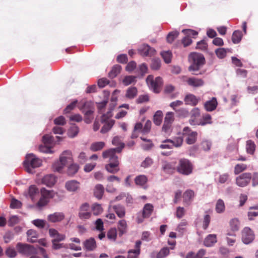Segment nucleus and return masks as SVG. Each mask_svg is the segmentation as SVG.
Masks as SVG:
<instances>
[{"mask_svg": "<svg viewBox=\"0 0 258 258\" xmlns=\"http://www.w3.org/2000/svg\"><path fill=\"white\" fill-rule=\"evenodd\" d=\"M149 100V97L148 95H140L137 99L136 102L138 104L143 103L144 102H147Z\"/></svg>", "mask_w": 258, "mask_h": 258, "instance_id": "63", "label": "nucleus"}, {"mask_svg": "<svg viewBox=\"0 0 258 258\" xmlns=\"http://www.w3.org/2000/svg\"><path fill=\"white\" fill-rule=\"evenodd\" d=\"M163 170L168 173H171L174 170V168L171 163L165 162L162 166Z\"/></svg>", "mask_w": 258, "mask_h": 258, "instance_id": "58", "label": "nucleus"}, {"mask_svg": "<svg viewBox=\"0 0 258 258\" xmlns=\"http://www.w3.org/2000/svg\"><path fill=\"white\" fill-rule=\"evenodd\" d=\"M56 181L55 176L52 174H47L42 179V182L47 186H52Z\"/></svg>", "mask_w": 258, "mask_h": 258, "instance_id": "20", "label": "nucleus"}, {"mask_svg": "<svg viewBox=\"0 0 258 258\" xmlns=\"http://www.w3.org/2000/svg\"><path fill=\"white\" fill-rule=\"evenodd\" d=\"M112 116L111 111H108L106 114H103L101 117V121L104 124L101 129V133L105 134L111 130L115 123V121L113 119H109Z\"/></svg>", "mask_w": 258, "mask_h": 258, "instance_id": "7", "label": "nucleus"}, {"mask_svg": "<svg viewBox=\"0 0 258 258\" xmlns=\"http://www.w3.org/2000/svg\"><path fill=\"white\" fill-rule=\"evenodd\" d=\"M65 187L70 192H75L80 187V183L76 180H71L66 182Z\"/></svg>", "mask_w": 258, "mask_h": 258, "instance_id": "19", "label": "nucleus"}, {"mask_svg": "<svg viewBox=\"0 0 258 258\" xmlns=\"http://www.w3.org/2000/svg\"><path fill=\"white\" fill-rule=\"evenodd\" d=\"M188 60L191 63L188 67V70L192 72V74L195 75L201 74V73H197L196 72L198 71L205 64V59L204 55L201 53L192 52L189 55Z\"/></svg>", "mask_w": 258, "mask_h": 258, "instance_id": "1", "label": "nucleus"}, {"mask_svg": "<svg viewBox=\"0 0 258 258\" xmlns=\"http://www.w3.org/2000/svg\"><path fill=\"white\" fill-rule=\"evenodd\" d=\"M251 179V174L250 173H243L237 177L236 183L239 186L244 187L249 183Z\"/></svg>", "mask_w": 258, "mask_h": 258, "instance_id": "12", "label": "nucleus"}, {"mask_svg": "<svg viewBox=\"0 0 258 258\" xmlns=\"http://www.w3.org/2000/svg\"><path fill=\"white\" fill-rule=\"evenodd\" d=\"M183 135L185 137V141L188 145H192L197 141L198 136L197 132L192 131L188 126L183 128Z\"/></svg>", "mask_w": 258, "mask_h": 258, "instance_id": "9", "label": "nucleus"}, {"mask_svg": "<svg viewBox=\"0 0 258 258\" xmlns=\"http://www.w3.org/2000/svg\"><path fill=\"white\" fill-rule=\"evenodd\" d=\"M107 102V100H103L100 102L96 103L99 113H102L103 112Z\"/></svg>", "mask_w": 258, "mask_h": 258, "instance_id": "55", "label": "nucleus"}, {"mask_svg": "<svg viewBox=\"0 0 258 258\" xmlns=\"http://www.w3.org/2000/svg\"><path fill=\"white\" fill-rule=\"evenodd\" d=\"M83 244L84 249L87 251H94L97 247L96 242L93 237L85 240Z\"/></svg>", "mask_w": 258, "mask_h": 258, "instance_id": "16", "label": "nucleus"}, {"mask_svg": "<svg viewBox=\"0 0 258 258\" xmlns=\"http://www.w3.org/2000/svg\"><path fill=\"white\" fill-rule=\"evenodd\" d=\"M225 210V204L223 201L221 199H219L216 203V211L218 213H221Z\"/></svg>", "mask_w": 258, "mask_h": 258, "instance_id": "49", "label": "nucleus"}, {"mask_svg": "<svg viewBox=\"0 0 258 258\" xmlns=\"http://www.w3.org/2000/svg\"><path fill=\"white\" fill-rule=\"evenodd\" d=\"M73 161L71 152L66 150L63 152L59 157V160L55 162L52 165L53 169L55 171L61 173L63 167Z\"/></svg>", "mask_w": 258, "mask_h": 258, "instance_id": "3", "label": "nucleus"}, {"mask_svg": "<svg viewBox=\"0 0 258 258\" xmlns=\"http://www.w3.org/2000/svg\"><path fill=\"white\" fill-rule=\"evenodd\" d=\"M104 192V186L100 184H97L94 188V195L98 200L102 199Z\"/></svg>", "mask_w": 258, "mask_h": 258, "instance_id": "27", "label": "nucleus"}, {"mask_svg": "<svg viewBox=\"0 0 258 258\" xmlns=\"http://www.w3.org/2000/svg\"><path fill=\"white\" fill-rule=\"evenodd\" d=\"M39 190L35 185H31L29 188V195L31 199L33 200L36 194H38Z\"/></svg>", "mask_w": 258, "mask_h": 258, "instance_id": "50", "label": "nucleus"}, {"mask_svg": "<svg viewBox=\"0 0 258 258\" xmlns=\"http://www.w3.org/2000/svg\"><path fill=\"white\" fill-rule=\"evenodd\" d=\"M124 147V144L122 143L120 144V146H118V147L115 148H111L107 150L104 151L102 153V156L104 158H107L108 157H113L114 156H117L115 154L116 153H119L121 152L122 150Z\"/></svg>", "mask_w": 258, "mask_h": 258, "instance_id": "15", "label": "nucleus"}, {"mask_svg": "<svg viewBox=\"0 0 258 258\" xmlns=\"http://www.w3.org/2000/svg\"><path fill=\"white\" fill-rule=\"evenodd\" d=\"M217 236L216 234H209L204 241V244L207 247H211L217 242Z\"/></svg>", "mask_w": 258, "mask_h": 258, "instance_id": "23", "label": "nucleus"}, {"mask_svg": "<svg viewBox=\"0 0 258 258\" xmlns=\"http://www.w3.org/2000/svg\"><path fill=\"white\" fill-rule=\"evenodd\" d=\"M179 34V32L176 30L170 32L167 36V41L169 43H172L174 40L178 37Z\"/></svg>", "mask_w": 258, "mask_h": 258, "instance_id": "44", "label": "nucleus"}, {"mask_svg": "<svg viewBox=\"0 0 258 258\" xmlns=\"http://www.w3.org/2000/svg\"><path fill=\"white\" fill-rule=\"evenodd\" d=\"M65 215L62 212H54L47 216V220L51 223H57L62 221Z\"/></svg>", "mask_w": 258, "mask_h": 258, "instance_id": "17", "label": "nucleus"}, {"mask_svg": "<svg viewBox=\"0 0 258 258\" xmlns=\"http://www.w3.org/2000/svg\"><path fill=\"white\" fill-rule=\"evenodd\" d=\"M200 100L199 98H197L195 95L191 94L186 95L184 98L185 104L191 106H196Z\"/></svg>", "mask_w": 258, "mask_h": 258, "instance_id": "21", "label": "nucleus"}, {"mask_svg": "<svg viewBox=\"0 0 258 258\" xmlns=\"http://www.w3.org/2000/svg\"><path fill=\"white\" fill-rule=\"evenodd\" d=\"M137 77L134 76H125L123 80L122 83L124 86H128L132 83H135L137 81Z\"/></svg>", "mask_w": 258, "mask_h": 258, "instance_id": "39", "label": "nucleus"}, {"mask_svg": "<svg viewBox=\"0 0 258 258\" xmlns=\"http://www.w3.org/2000/svg\"><path fill=\"white\" fill-rule=\"evenodd\" d=\"M228 51H229V49L228 48L225 49L223 47H220L216 49L215 52L217 56L219 58L222 59L224 58L226 56L227 52Z\"/></svg>", "mask_w": 258, "mask_h": 258, "instance_id": "37", "label": "nucleus"}, {"mask_svg": "<svg viewBox=\"0 0 258 258\" xmlns=\"http://www.w3.org/2000/svg\"><path fill=\"white\" fill-rule=\"evenodd\" d=\"M187 224V222L186 220H183L178 224L176 230L181 234H183L185 231V227Z\"/></svg>", "mask_w": 258, "mask_h": 258, "instance_id": "52", "label": "nucleus"}, {"mask_svg": "<svg viewBox=\"0 0 258 258\" xmlns=\"http://www.w3.org/2000/svg\"><path fill=\"white\" fill-rule=\"evenodd\" d=\"M128 255L127 258H138L140 253L138 250L134 249H130L128 251Z\"/></svg>", "mask_w": 258, "mask_h": 258, "instance_id": "64", "label": "nucleus"}, {"mask_svg": "<svg viewBox=\"0 0 258 258\" xmlns=\"http://www.w3.org/2000/svg\"><path fill=\"white\" fill-rule=\"evenodd\" d=\"M22 203L20 201L15 199H12L11 202L10 207L12 209H18L21 208Z\"/></svg>", "mask_w": 258, "mask_h": 258, "instance_id": "61", "label": "nucleus"}, {"mask_svg": "<svg viewBox=\"0 0 258 258\" xmlns=\"http://www.w3.org/2000/svg\"><path fill=\"white\" fill-rule=\"evenodd\" d=\"M137 88L136 87H130L126 90L125 96L128 99H132L137 96Z\"/></svg>", "mask_w": 258, "mask_h": 258, "instance_id": "30", "label": "nucleus"}, {"mask_svg": "<svg viewBox=\"0 0 258 258\" xmlns=\"http://www.w3.org/2000/svg\"><path fill=\"white\" fill-rule=\"evenodd\" d=\"M146 82L149 88L156 93L160 92V88L163 84L162 78L157 77L154 79V77L152 75H149L147 77Z\"/></svg>", "mask_w": 258, "mask_h": 258, "instance_id": "6", "label": "nucleus"}, {"mask_svg": "<svg viewBox=\"0 0 258 258\" xmlns=\"http://www.w3.org/2000/svg\"><path fill=\"white\" fill-rule=\"evenodd\" d=\"M91 210L94 215L97 216L102 212L103 209L100 204L94 203L92 205Z\"/></svg>", "mask_w": 258, "mask_h": 258, "instance_id": "40", "label": "nucleus"}, {"mask_svg": "<svg viewBox=\"0 0 258 258\" xmlns=\"http://www.w3.org/2000/svg\"><path fill=\"white\" fill-rule=\"evenodd\" d=\"M187 84L194 87H199L202 86L204 84V81L201 79H198L195 77L189 78L187 80Z\"/></svg>", "mask_w": 258, "mask_h": 258, "instance_id": "25", "label": "nucleus"}, {"mask_svg": "<svg viewBox=\"0 0 258 258\" xmlns=\"http://www.w3.org/2000/svg\"><path fill=\"white\" fill-rule=\"evenodd\" d=\"M18 251L21 254L29 256L32 254H37L36 249L32 245L18 242L16 245Z\"/></svg>", "mask_w": 258, "mask_h": 258, "instance_id": "8", "label": "nucleus"}, {"mask_svg": "<svg viewBox=\"0 0 258 258\" xmlns=\"http://www.w3.org/2000/svg\"><path fill=\"white\" fill-rule=\"evenodd\" d=\"M116 236L117 230L115 228H111L108 231L107 237L109 240L114 241L116 239Z\"/></svg>", "mask_w": 258, "mask_h": 258, "instance_id": "38", "label": "nucleus"}, {"mask_svg": "<svg viewBox=\"0 0 258 258\" xmlns=\"http://www.w3.org/2000/svg\"><path fill=\"white\" fill-rule=\"evenodd\" d=\"M169 253V249L168 247L162 248L158 252L157 258H164Z\"/></svg>", "mask_w": 258, "mask_h": 258, "instance_id": "53", "label": "nucleus"}, {"mask_svg": "<svg viewBox=\"0 0 258 258\" xmlns=\"http://www.w3.org/2000/svg\"><path fill=\"white\" fill-rule=\"evenodd\" d=\"M79 169V165L76 163L71 164L68 168L67 174L69 176H73L75 175Z\"/></svg>", "mask_w": 258, "mask_h": 258, "instance_id": "32", "label": "nucleus"}, {"mask_svg": "<svg viewBox=\"0 0 258 258\" xmlns=\"http://www.w3.org/2000/svg\"><path fill=\"white\" fill-rule=\"evenodd\" d=\"M217 104L216 98L213 97L211 100L205 102L204 106L206 110L212 111L216 109Z\"/></svg>", "mask_w": 258, "mask_h": 258, "instance_id": "24", "label": "nucleus"}, {"mask_svg": "<svg viewBox=\"0 0 258 258\" xmlns=\"http://www.w3.org/2000/svg\"><path fill=\"white\" fill-rule=\"evenodd\" d=\"M242 36V33L240 30L234 31L232 36V42L234 44L239 43L241 40Z\"/></svg>", "mask_w": 258, "mask_h": 258, "instance_id": "33", "label": "nucleus"}, {"mask_svg": "<svg viewBox=\"0 0 258 258\" xmlns=\"http://www.w3.org/2000/svg\"><path fill=\"white\" fill-rule=\"evenodd\" d=\"M254 238L253 231L248 227H245L242 232V241L244 244H248L252 242Z\"/></svg>", "mask_w": 258, "mask_h": 258, "instance_id": "13", "label": "nucleus"}, {"mask_svg": "<svg viewBox=\"0 0 258 258\" xmlns=\"http://www.w3.org/2000/svg\"><path fill=\"white\" fill-rule=\"evenodd\" d=\"M79 108L84 114V121L86 123H91L94 118V107L93 103L91 101H82L79 103Z\"/></svg>", "mask_w": 258, "mask_h": 258, "instance_id": "2", "label": "nucleus"}, {"mask_svg": "<svg viewBox=\"0 0 258 258\" xmlns=\"http://www.w3.org/2000/svg\"><path fill=\"white\" fill-rule=\"evenodd\" d=\"M6 254L9 257L13 258L17 255V252L14 248L9 247L6 249Z\"/></svg>", "mask_w": 258, "mask_h": 258, "instance_id": "59", "label": "nucleus"}, {"mask_svg": "<svg viewBox=\"0 0 258 258\" xmlns=\"http://www.w3.org/2000/svg\"><path fill=\"white\" fill-rule=\"evenodd\" d=\"M32 223L37 227L42 229L45 227L46 225H48L46 221L42 219H35L32 221Z\"/></svg>", "mask_w": 258, "mask_h": 258, "instance_id": "46", "label": "nucleus"}, {"mask_svg": "<svg viewBox=\"0 0 258 258\" xmlns=\"http://www.w3.org/2000/svg\"><path fill=\"white\" fill-rule=\"evenodd\" d=\"M121 70V67L119 64L114 66L111 70L108 73V76L110 78H114L119 74Z\"/></svg>", "mask_w": 258, "mask_h": 258, "instance_id": "31", "label": "nucleus"}, {"mask_svg": "<svg viewBox=\"0 0 258 258\" xmlns=\"http://www.w3.org/2000/svg\"><path fill=\"white\" fill-rule=\"evenodd\" d=\"M109 163L105 165V169L109 173L115 174L119 171V162L117 156L109 157Z\"/></svg>", "mask_w": 258, "mask_h": 258, "instance_id": "10", "label": "nucleus"}, {"mask_svg": "<svg viewBox=\"0 0 258 258\" xmlns=\"http://www.w3.org/2000/svg\"><path fill=\"white\" fill-rule=\"evenodd\" d=\"M117 229L118 230V235L121 237L127 232V224L124 220H121L118 222Z\"/></svg>", "mask_w": 258, "mask_h": 258, "instance_id": "26", "label": "nucleus"}, {"mask_svg": "<svg viewBox=\"0 0 258 258\" xmlns=\"http://www.w3.org/2000/svg\"><path fill=\"white\" fill-rule=\"evenodd\" d=\"M153 211V206L152 204H145L143 210L142 217H143L144 218H149L151 215Z\"/></svg>", "mask_w": 258, "mask_h": 258, "instance_id": "28", "label": "nucleus"}, {"mask_svg": "<svg viewBox=\"0 0 258 258\" xmlns=\"http://www.w3.org/2000/svg\"><path fill=\"white\" fill-rule=\"evenodd\" d=\"M105 144L103 142H97L93 143L90 146V150L93 152L101 150L104 147Z\"/></svg>", "mask_w": 258, "mask_h": 258, "instance_id": "36", "label": "nucleus"}, {"mask_svg": "<svg viewBox=\"0 0 258 258\" xmlns=\"http://www.w3.org/2000/svg\"><path fill=\"white\" fill-rule=\"evenodd\" d=\"M211 221V217L209 215L207 214L204 216V220L203 222V228L204 230H206L210 223Z\"/></svg>", "mask_w": 258, "mask_h": 258, "instance_id": "62", "label": "nucleus"}, {"mask_svg": "<svg viewBox=\"0 0 258 258\" xmlns=\"http://www.w3.org/2000/svg\"><path fill=\"white\" fill-rule=\"evenodd\" d=\"M195 192L191 189L186 190L183 195V203L186 206L191 204L195 197Z\"/></svg>", "mask_w": 258, "mask_h": 258, "instance_id": "18", "label": "nucleus"}, {"mask_svg": "<svg viewBox=\"0 0 258 258\" xmlns=\"http://www.w3.org/2000/svg\"><path fill=\"white\" fill-rule=\"evenodd\" d=\"M203 121H201L200 125L204 126L206 124H210L212 123L211 116L209 114H206L203 116Z\"/></svg>", "mask_w": 258, "mask_h": 258, "instance_id": "57", "label": "nucleus"}, {"mask_svg": "<svg viewBox=\"0 0 258 258\" xmlns=\"http://www.w3.org/2000/svg\"><path fill=\"white\" fill-rule=\"evenodd\" d=\"M167 141L171 143V144H173V147H179L182 145L183 138L181 137H178L174 138L173 140L167 139Z\"/></svg>", "mask_w": 258, "mask_h": 258, "instance_id": "43", "label": "nucleus"}, {"mask_svg": "<svg viewBox=\"0 0 258 258\" xmlns=\"http://www.w3.org/2000/svg\"><path fill=\"white\" fill-rule=\"evenodd\" d=\"M139 53L144 56H152L155 53V49L150 47L149 45L144 44L142 45L138 49Z\"/></svg>", "mask_w": 258, "mask_h": 258, "instance_id": "14", "label": "nucleus"}, {"mask_svg": "<svg viewBox=\"0 0 258 258\" xmlns=\"http://www.w3.org/2000/svg\"><path fill=\"white\" fill-rule=\"evenodd\" d=\"M246 168V165L244 164H238L235 166L234 173L235 174H238L245 170Z\"/></svg>", "mask_w": 258, "mask_h": 258, "instance_id": "56", "label": "nucleus"}, {"mask_svg": "<svg viewBox=\"0 0 258 258\" xmlns=\"http://www.w3.org/2000/svg\"><path fill=\"white\" fill-rule=\"evenodd\" d=\"M41 195L49 201L54 197V192L53 190H47L45 188H42L40 190Z\"/></svg>", "mask_w": 258, "mask_h": 258, "instance_id": "42", "label": "nucleus"}, {"mask_svg": "<svg viewBox=\"0 0 258 258\" xmlns=\"http://www.w3.org/2000/svg\"><path fill=\"white\" fill-rule=\"evenodd\" d=\"M161 55L166 63H169L171 61L172 53L170 51H163L161 52Z\"/></svg>", "mask_w": 258, "mask_h": 258, "instance_id": "48", "label": "nucleus"}, {"mask_svg": "<svg viewBox=\"0 0 258 258\" xmlns=\"http://www.w3.org/2000/svg\"><path fill=\"white\" fill-rule=\"evenodd\" d=\"M240 223L237 218H233L230 221V226L232 231H237L239 229Z\"/></svg>", "mask_w": 258, "mask_h": 258, "instance_id": "41", "label": "nucleus"}, {"mask_svg": "<svg viewBox=\"0 0 258 258\" xmlns=\"http://www.w3.org/2000/svg\"><path fill=\"white\" fill-rule=\"evenodd\" d=\"M230 180L229 175L228 173H223L219 176V182L220 183H225Z\"/></svg>", "mask_w": 258, "mask_h": 258, "instance_id": "60", "label": "nucleus"}, {"mask_svg": "<svg viewBox=\"0 0 258 258\" xmlns=\"http://www.w3.org/2000/svg\"><path fill=\"white\" fill-rule=\"evenodd\" d=\"M161 61L158 58H155L152 60L151 68L153 70L157 71L161 67Z\"/></svg>", "mask_w": 258, "mask_h": 258, "instance_id": "45", "label": "nucleus"}, {"mask_svg": "<svg viewBox=\"0 0 258 258\" xmlns=\"http://www.w3.org/2000/svg\"><path fill=\"white\" fill-rule=\"evenodd\" d=\"M92 212L89 204L85 203L82 204L79 209L78 216L81 219H88L91 217Z\"/></svg>", "mask_w": 258, "mask_h": 258, "instance_id": "11", "label": "nucleus"}, {"mask_svg": "<svg viewBox=\"0 0 258 258\" xmlns=\"http://www.w3.org/2000/svg\"><path fill=\"white\" fill-rule=\"evenodd\" d=\"M113 209L118 217L121 218L125 216V210L123 206L118 204L113 206Z\"/></svg>", "mask_w": 258, "mask_h": 258, "instance_id": "29", "label": "nucleus"}, {"mask_svg": "<svg viewBox=\"0 0 258 258\" xmlns=\"http://www.w3.org/2000/svg\"><path fill=\"white\" fill-rule=\"evenodd\" d=\"M79 127L75 125H72L69 130L68 134L69 137L74 138L76 137L79 133Z\"/></svg>", "mask_w": 258, "mask_h": 258, "instance_id": "47", "label": "nucleus"}, {"mask_svg": "<svg viewBox=\"0 0 258 258\" xmlns=\"http://www.w3.org/2000/svg\"><path fill=\"white\" fill-rule=\"evenodd\" d=\"M153 164V160L152 158L148 157L142 162L141 167L147 168L150 167Z\"/></svg>", "mask_w": 258, "mask_h": 258, "instance_id": "54", "label": "nucleus"}, {"mask_svg": "<svg viewBox=\"0 0 258 258\" xmlns=\"http://www.w3.org/2000/svg\"><path fill=\"white\" fill-rule=\"evenodd\" d=\"M77 103L78 100H75L72 103L68 105L63 110V113L67 114L70 113L71 111L74 110V108L76 107Z\"/></svg>", "mask_w": 258, "mask_h": 258, "instance_id": "51", "label": "nucleus"}, {"mask_svg": "<svg viewBox=\"0 0 258 258\" xmlns=\"http://www.w3.org/2000/svg\"><path fill=\"white\" fill-rule=\"evenodd\" d=\"M134 180L137 185L143 187L144 188H146L144 186L148 180L146 175L143 174L138 175L135 177Z\"/></svg>", "mask_w": 258, "mask_h": 258, "instance_id": "22", "label": "nucleus"}, {"mask_svg": "<svg viewBox=\"0 0 258 258\" xmlns=\"http://www.w3.org/2000/svg\"><path fill=\"white\" fill-rule=\"evenodd\" d=\"M23 164L26 171L29 173H33L34 168L41 165L42 161L33 153H30L26 155Z\"/></svg>", "mask_w": 258, "mask_h": 258, "instance_id": "4", "label": "nucleus"}, {"mask_svg": "<svg viewBox=\"0 0 258 258\" xmlns=\"http://www.w3.org/2000/svg\"><path fill=\"white\" fill-rule=\"evenodd\" d=\"M177 170L180 173L188 175L192 173L193 165L189 160L182 158L179 161Z\"/></svg>", "mask_w": 258, "mask_h": 258, "instance_id": "5", "label": "nucleus"}, {"mask_svg": "<svg viewBox=\"0 0 258 258\" xmlns=\"http://www.w3.org/2000/svg\"><path fill=\"white\" fill-rule=\"evenodd\" d=\"M162 116L163 113L162 111L158 110L155 112L154 115L153 121L156 125H159L161 124L162 120Z\"/></svg>", "mask_w": 258, "mask_h": 258, "instance_id": "34", "label": "nucleus"}, {"mask_svg": "<svg viewBox=\"0 0 258 258\" xmlns=\"http://www.w3.org/2000/svg\"><path fill=\"white\" fill-rule=\"evenodd\" d=\"M246 149L247 153L252 155L255 149V145L252 140H248L246 142Z\"/></svg>", "mask_w": 258, "mask_h": 258, "instance_id": "35", "label": "nucleus"}]
</instances>
